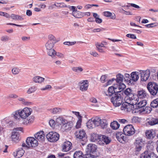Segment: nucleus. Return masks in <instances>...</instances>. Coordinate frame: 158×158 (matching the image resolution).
I'll list each match as a JSON object with an SVG mask.
<instances>
[{
    "instance_id": "1",
    "label": "nucleus",
    "mask_w": 158,
    "mask_h": 158,
    "mask_svg": "<svg viewBox=\"0 0 158 158\" xmlns=\"http://www.w3.org/2000/svg\"><path fill=\"white\" fill-rule=\"evenodd\" d=\"M32 112V110L31 108L27 107L20 110V117L24 119L23 122L24 124L27 125L33 121L34 118L33 116H31L29 117Z\"/></svg>"
},
{
    "instance_id": "2",
    "label": "nucleus",
    "mask_w": 158,
    "mask_h": 158,
    "mask_svg": "<svg viewBox=\"0 0 158 158\" xmlns=\"http://www.w3.org/2000/svg\"><path fill=\"white\" fill-rule=\"evenodd\" d=\"M56 122L58 125L60 126L64 130H70L73 126L72 122L68 121L61 117H59L56 118Z\"/></svg>"
},
{
    "instance_id": "3",
    "label": "nucleus",
    "mask_w": 158,
    "mask_h": 158,
    "mask_svg": "<svg viewBox=\"0 0 158 158\" xmlns=\"http://www.w3.org/2000/svg\"><path fill=\"white\" fill-rule=\"evenodd\" d=\"M26 144L23 143L22 144L23 147H26L28 148L35 147L38 145V143L37 139L33 137H29L26 140Z\"/></svg>"
},
{
    "instance_id": "4",
    "label": "nucleus",
    "mask_w": 158,
    "mask_h": 158,
    "mask_svg": "<svg viewBox=\"0 0 158 158\" xmlns=\"http://www.w3.org/2000/svg\"><path fill=\"white\" fill-rule=\"evenodd\" d=\"M111 101L114 106L117 107L120 106L122 102L121 94L118 93H115L112 96Z\"/></svg>"
},
{
    "instance_id": "5",
    "label": "nucleus",
    "mask_w": 158,
    "mask_h": 158,
    "mask_svg": "<svg viewBox=\"0 0 158 158\" xmlns=\"http://www.w3.org/2000/svg\"><path fill=\"white\" fill-rule=\"evenodd\" d=\"M93 118L96 127L100 126L101 128L103 129L107 127L108 124L106 119H101L100 118L98 117Z\"/></svg>"
},
{
    "instance_id": "6",
    "label": "nucleus",
    "mask_w": 158,
    "mask_h": 158,
    "mask_svg": "<svg viewBox=\"0 0 158 158\" xmlns=\"http://www.w3.org/2000/svg\"><path fill=\"white\" fill-rule=\"evenodd\" d=\"M147 89L151 94L156 95L158 91V85L154 82H149L147 85Z\"/></svg>"
},
{
    "instance_id": "7",
    "label": "nucleus",
    "mask_w": 158,
    "mask_h": 158,
    "mask_svg": "<svg viewBox=\"0 0 158 158\" xmlns=\"http://www.w3.org/2000/svg\"><path fill=\"white\" fill-rule=\"evenodd\" d=\"M124 77L123 75L119 73L117 75L116 80L117 83V86L120 90H123L125 87V85L123 83Z\"/></svg>"
},
{
    "instance_id": "8",
    "label": "nucleus",
    "mask_w": 158,
    "mask_h": 158,
    "mask_svg": "<svg viewBox=\"0 0 158 158\" xmlns=\"http://www.w3.org/2000/svg\"><path fill=\"white\" fill-rule=\"evenodd\" d=\"M123 131L125 135L128 136L133 135L135 132V130L131 125H128L125 126Z\"/></svg>"
},
{
    "instance_id": "9",
    "label": "nucleus",
    "mask_w": 158,
    "mask_h": 158,
    "mask_svg": "<svg viewBox=\"0 0 158 158\" xmlns=\"http://www.w3.org/2000/svg\"><path fill=\"white\" fill-rule=\"evenodd\" d=\"M46 138L51 142H56L59 138V135L56 132H50L46 135Z\"/></svg>"
},
{
    "instance_id": "10",
    "label": "nucleus",
    "mask_w": 158,
    "mask_h": 158,
    "mask_svg": "<svg viewBox=\"0 0 158 158\" xmlns=\"http://www.w3.org/2000/svg\"><path fill=\"white\" fill-rule=\"evenodd\" d=\"M122 90H120L118 86H111L109 88L108 90L105 93L106 96H111L113 95L115 93L120 92Z\"/></svg>"
},
{
    "instance_id": "11",
    "label": "nucleus",
    "mask_w": 158,
    "mask_h": 158,
    "mask_svg": "<svg viewBox=\"0 0 158 158\" xmlns=\"http://www.w3.org/2000/svg\"><path fill=\"white\" fill-rule=\"evenodd\" d=\"M139 74L140 76L141 81H146L148 79L150 73V71L149 69L146 70H140Z\"/></svg>"
},
{
    "instance_id": "12",
    "label": "nucleus",
    "mask_w": 158,
    "mask_h": 158,
    "mask_svg": "<svg viewBox=\"0 0 158 158\" xmlns=\"http://www.w3.org/2000/svg\"><path fill=\"white\" fill-rule=\"evenodd\" d=\"M138 98H133L131 97H127L126 100V102L128 104L130 105L131 106V107L134 108L135 105V107H136L137 105V103L138 102Z\"/></svg>"
},
{
    "instance_id": "13",
    "label": "nucleus",
    "mask_w": 158,
    "mask_h": 158,
    "mask_svg": "<svg viewBox=\"0 0 158 158\" xmlns=\"http://www.w3.org/2000/svg\"><path fill=\"white\" fill-rule=\"evenodd\" d=\"M99 140H98V143L100 145H103L105 143L108 144L110 142V140L109 138L104 135H101Z\"/></svg>"
},
{
    "instance_id": "14",
    "label": "nucleus",
    "mask_w": 158,
    "mask_h": 158,
    "mask_svg": "<svg viewBox=\"0 0 158 158\" xmlns=\"http://www.w3.org/2000/svg\"><path fill=\"white\" fill-rule=\"evenodd\" d=\"M76 7L75 6H71L70 7V9L72 10V15L74 17L80 18L83 17L82 12L77 11V9H76Z\"/></svg>"
},
{
    "instance_id": "15",
    "label": "nucleus",
    "mask_w": 158,
    "mask_h": 158,
    "mask_svg": "<svg viewBox=\"0 0 158 158\" xmlns=\"http://www.w3.org/2000/svg\"><path fill=\"white\" fill-rule=\"evenodd\" d=\"M140 158H158V157L153 152H144L141 154Z\"/></svg>"
},
{
    "instance_id": "16",
    "label": "nucleus",
    "mask_w": 158,
    "mask_h": 158,
    "mask_svg": "<svg viewBox=\"0 0 158 158\" xmlns=\"http://www.w3.org/2000/svg\"><path fill=\"white\" fill-rule=\"evenodd\" d=\"M61 147L63 151L68 152L72 148V144L70 142L66 141L63 143Z\"/></svg>"
},
{
    "instance_id": "17",
    "label": "nucleus",
    "mask_w": 158,
    "mask_h": 158,
    "mask_svg": "<svg viewBox=\"0 0 158 158\" xmlns=\"http://www.w3.org/2000/svg\"><path fill=\"white\" fill-rule=\"evenodd\" d=\"M11 140L13 142L17 143L19 140V132L13 131L11 136Z\"/></svg>"
},
{
    "instance_id": "18",
    "label": "nucleus",
    "mask_w": 158,
    "mask_h": 158,
    "mask_svg": "<svg viewBox=\"0 0 158 158\" xmlns=\"http://www.w3.org/2000/svg\"><path fill=\"white\" fill-rule=\"evenodd\" d=\"M116 136L118 141L121 143H123L127 140L126 135L124 133L118 132L116 134Z\"/></svg>"
},
{
    "instance_id": "19",
    "label": "nucleus",
    "mask_w": 158,
    "mask_h": 158,
    "mask_svg": "<svg viewBox=\"0 0 158 158\" xmlns=\"http://www.w3.org/2000/svg\"><path fill=\"white\" fill-rule=\"evenodd\" d=\"M34 136L35 138L39 141H44V132L40 131L36 133Z\"/></svg>"
},
{
    "instance_id": "20",
    "label": "nucleus",
    "mask_w": 158,
    "mask_h": 158,
    "mask_svg": "<svg viewBox=\"0 0 158 158\" xmlns=\"http://www.w3.org/2000/svg\"><path fill=\"white\" fill-rule=\"evenodd\" d=\"M88 81L87 80L84 81L80 82V89L82 91H86L88 87Z\"/></svg>"
},
{
    "instance_id": "21",
    "label": "nucleus",
    "mask_w": 158,
    "mask_h": 158,
    "mask_svg": "<svg viewBox=\"0 0 158 158\" xmlns=\"http://www.w3.org/2000/svg\"><path fill=\"white\" fill-rule=\"evenodd\" d=\"M76 137L79 139H82L85 136V133L84 130L77 131L75 133Z\"/></svg>"
},
{
    "instance_id": "22",
    "label": "nucleus",
    "mask_w": 158,
    "mask_h": 158,
    "mask_svg": "<svg viewBox=\"0 0 158 158\" xmlns=\"http://www.w3.org/2000/svg\"><path fill=\"white\" fill-rule=\"evenodd\" d=\"M131 106L126 102L125 101V102H123L121 107V109L122 110H124L126 112H129L132 109V108L131 107Z\"/></svg>"
},
{
    "instance_id": "23",
    "label": "nucleus",
    "mask_w": 158,
    "mask_h": 158,
    "mask_svg": "<svg viewBox=\"0 0 158 158\" xmlns=\"http://www.w3.org/2000/svg\"><path fill=\"white\" fill-rule=\"evenodd\" d=\"M97 147L94 144L89 143L87 146V151L90 153H93L96 152Z\"/></svg>"
},
{
    "instance_id": "24",
    "label": "nucleus",
    "mask_w": 158,
    "mask_h": 158,
    "mask_svg": "<svg viewBox=\"0 0 158 158\" xmlns=\"http://www.w3.org/2000/svg\"><path fill=\"white\" fill-rule=\"evenodd\" d=\"M139 73L137 72H133L131 74L132 83L133 82H135L138 80L139 78Z\"/></svg>"
},
{
    "instance_id": "25",
    "label": "nucleus",
    "mask_w": 158,
    "mask_h": 158,
    "mask_svg": "<svg viewBox=\"0 0 158 158\" xmlns=\"http://www.w3.org/2000/svg\"><path fill=\"white\" fill-rule=\"evenodd\" d=\"M148 95L147 92L144 90L139 91L138 93V98H145L147 97Z\"/></svg>"
},
{
    "instance_id": "26",
    "label": "nucleus",
    "mask_w": 158,
    "mask_h": 158,
    "mask_svg": "<svg viewBox=\"0 0 158 158\" xmlns=\"http://www.w3.org/2000/svg\"><path fill=\"white\" fill-rule=\"evenodd\" d=\"M137 107H136L135 108H132V109L131 110H132V113L133 114H139L140 113H142V112L145 111V109L144 108L141 109L139 107L137 108Z\"/></svg>"
},
{
    "instance_id": "27",
    "label": "nucleus",
    "mask_w": 158,
    "mask_h": 158,
    "mask_svg": "<svg viewBox=\"0 0 158 158\" xmlns=\"http://www.w3.org/2000/svg\"><path fill=\"white\" fill-rule=\"evenodd\" d=\"M24 153V151L21 148L18 150L16 153L14 152L13 154L16 158H19L23 156Z\"/></svg>"
},
{
    "instance_id": "28",
    "label": "nucleus",
    "mask_w": 158,
    "mask_h": 158,
    "mask_svg": "<svg viewBox=\"0 0 158 158\" xmlns=\"http://www.w3.org/2000/svg\"><path fill=\"white\" fill-rule=\"evenodd\" d=\"M101 135H98L96 134H92L91 135L90 140L93 142H97L98 143V140H99L100 137Z\"/></svg>"
},
{
    "instance_id": "29",
    "label": "nucleus",
    "mask_w": 158,
    "mask_h": 158,
    "mask_svg": "<svg viewBox=\"0 0 158 158\" xmlns=\"http://www.w3.org/2000/svg\"><path fill=\"white\" fill-rule=\"evenodd\" d=\"M18 100L22 104L26 106H29L31 105L32 104L31 102L26 101L23 98L19 97L18 98Z\"/></svg>"
},
{
    "instance_id": "30",
    "label": "nucleus",
    "mask_w": 158,
    "mask_h": 158,
    "mask_svg": "<svg viewBox=\"0 0 158 158\" xmlns=\"http://www.w3.org/2000/svg\"><path fill=\"white\" fill-rule=\"evenodd\" d=\"M145 134L147 138L149 139H153L155 136L154 132L151 130L147 131L145 132Z\"/></svg>"
},
{
    "instance_id": "31",
    "label": "nucleus",
    "mask_w": 158,
    "mask_h": 158,
    "mask_svg": "<svg viewBox=\"0 0 158 158\" xmlns=\"http://www.w3.org/2000/svg\"><path fill=\"white\" fill-rule=\"evenodd\" d=\"M86 126L89 128H93L96 127L93 118L88 120L86 123Z\"/></svg>"
},
{
    "instance_id": "32",
    "label": "nucleus",
    "mask_w": 158,
    "mask_h": 158,
    "mask_svg": "<svg viewBox=\"0 0 158 158\" xmlns=\"http://www.w3.org/2000/svg\"><path fill=\"white\" fill-rule=\"evenodd\" d=\"M33 81L36 83H40L43 82L44 78L39 76H36L33 78Z\"/></svg>"
},
{
    "instance_id": "33",
    "label": "nucleus",
    "mask_w": 158,
    "mask_h": 158,
    "mask_svg": "<svg viewBox=\"0 0 158 158\" xmlns=\"http://www.w3.org/2000/svg\"><path fill=\"white\" fill-rule=\"evenodd\" d=\"M74 158H85L83 154L81 151H76L73 155Z\"/></svg>"
},
{
    "instance_id": "34",
    "label": "nucleus",
    "mask_w": 158,
    "mask_h": 158,
    "mask_svg": "<svg viewBox=\"0 0 158 158\" xmlns=\"http://www.w3.org/2000/svg\"><path fill=\"white\" fill-rule=\"evenodd\" d=\"M147 104V101L145 100H141L137 104L136 107L141 109L144 108Z\"/></svg>"
},
{
    "instance_id": "35",
    "label": "nucleus",
    "mask_w": 158,
    "mask_h": 158,
    "mask_svg": "<svg viewBox=\"0 0 158 158\" xmlns=\"http://www.w3.org/2000/svg\"><path fill=\"white\" fill-rule=\"evenodd\" d=\"M49 111L53 114H56L62 111V109L60 108H52L50 109Z\"/></svg>"
},
{
    "instance_id": "36",
    "label": "nucleus",
    "mask_w": 158,
    "mask_h": 158,
    "mask_svg": "<svg viewBox=\"0 0 158 158\" xmlns=\"http://www.w3.org/2000/svg\"><path fill=\"white\" fill-rule=\"evenodd\" d=\"M110 126L113 130H117L120 126V124L116 121H114L110 124Z\"/></svg>"
},
{
    "instance_id": "37",
    "label": "nucleus",
    "mask_w": 158,
    "mask_h": 158,
    "mask_svg": "<svg viewBox=\"0 0 158 158\" xmlns=\"http://www.w3.org/2000/svg\"><path fill=\"white\" fill-rule=\"evenodd\" d=\"M103 15L106 17H110L111 19H115V15L114 14L113 15L111 12L109 11L103 12Z\"/></svg>"
},
{
    "instance_id": "38",
    "label": "nucleus",
    "mask_w": 158,
    "mask_h": 158,
    "mask_svg": "<svg viewBox=\"0 0 158 158\" xmlns=\"http://www.w3.org/2000/svg\"><path fill=\"white\" fill-rule=\"evenodd\" d=\"M151 106L154 108H158V98L152 101Z\"/></svg>"
},
{
    "instance_id": "39",
    "label": "nucleus",
    "mask_w": 158,
    "mask_h": 158,
    "mask_svg": "<svg viewBox=\"0 0 158 158\" xmlns=\"http://www.w3.org/2000/svg\"><path fill=\"white\" fill-rule=\"evenodd\" d=\"M148 123L151 126H153L156 125L155 118H149L147 120Z\"/></svg>"
},
{
    "instance_id": "40",
    "label": "nucleus",
    "mask_w": 158,
    "mask_h": 158,
    "mask_svg": "<svg viewBox=\"0 0 158 158\" xmlns=\"http://www.w3.org/2000/svg\"><path fill=\"white\" fill-rule=\"evenodd\" d=\"M154 143L153 142H151L152 144H148L147 147V150L145 152H153V150L154 149V147L153 145Z\"/></svg>"
},
{
    "instance_id": "41",
    "label": "nucleus",
    "mask_w": 158,
    "mask_h": 158,
    "mask_svg": "<svg viewBox=\"0 0 158 158\" xmlns=\"http://www.w3.org/2000/svg\"><path fill=\"white\" fill-rule=\"evenodd\" d=\"M54 44L50 41H48L45 44V47L47 50L51 49L54 46Z\"/></svg>"
},
{
    "instance_id": "42",
    "label": "nucleus",
    "mask_w": 158,
    "mask_h": 158,
    "mask_svg": "<svg viewBox=\"0 0 158 158\" xmlns=\"http://www.w3.org/2000/svg\"><path fill=\"white\" fill-rule=\"evenodd\" d=\"M143 139L140 138H137L135 140V145H139L143 146Z\"/></svg>"
},
{
    "instance_id": "43",
    "label": "nucleus",
    "mask_w": 158,
    "mask_h": 158,
    "mask_svg": "<svg viewBox=\"0 0 158 158\" xmlns=\"http://www.w3.org/2000/svg\"><path fill=\"white\" fill-rule=\"evenodd\" d=\"M20 70L21 69L19 68L15 67L12 69L11 72L13 74L17 75L20 72Z\"/></svg>"
},
{
    "instance_id": "44",
    "label": "nucleus",
    "mask_w": 158,
    "mask_h": 158,
    "mask_svg": "<svg viewBox=\"0 0 158 158\" xmlns=\"http://www.w3.org/2000/svg\"><path fill=\"white\" fill-rule=\"evenodd\" d=\"M36 89V87L34 86H33L28 89L27 91V93L29 94H31L35 91Z\"/></svg>"
},
{
    "instance_id": "45",
    "label": "nucleus",
    "mask_w": 158,
    "mask_h": 158,
    "mask_svg": "<svg viewBox=\"0 0 158 158\" xmlns=\"http://www.w3.org/2000/svg\"><path fill=\"white\" fill-rule=\"evenodd\" d=\"M72 70L75 72L79 73L82 72L83 69L81 67H73Z\"/></svg>"
},
{
    "instance_id": "46",
    "label": "nucleus",
    "mask_w": 158,
    "mask_h": 158,
    "mask_svg": "<svg viewBox=\"0 0 158 158\" xmlns=\"http://www.w3.org/2000/svg\"><path fill=\"white\" fill-rule=\"evenodd\" d=\"M48 50L49 51L48 52V55L52 57H54L56 54V52L55 50L52 49H51Z\"/></svg>"
},
{
    "instance_id": "47",
    "label": "nucleus",
    "mask_w": 158,
    "mask_h": 158,
    "mask_svg": "<svg viewBox=\"0 0 158 158\" xmlns=\"http://www.w3.org/2000/svg\"><path fill=\"white\" fill-rule=\"evenodd\" d=\"M82 118L80 116L79 117V119L76 125V128L78 129L81 127V123L82 122Z\"/></svg>"
},
{
    "instance_id": "48",
    "label": "nucleus",
    "mask_w": 158,
    "mask_h": 158,
    "mask_svg": "<svg viewBox=\"0 0 158 158\" xmlns=\"http://www.w3.org/2000/svg\"><path fill=\"white\" fill-rule=\"evenodd\" d=\"M49 40L48 41H50L52 42H53V44L56 43L55 37L52 35H50L48 36Z\"/></svg>"
},
{
    "instance_id": "49",
    "label": "nucleus",
    "mask_w": 158,
    "mask_h": 158,
    "mask_svg": "<svg viewBox=\"0 0 158 158\" xmlns=\"http://www.w3.org/2000/svg\"><path fill=\"white\" fill-rule=\"evenodd\" d=\"M20 110L15 111L13 115L15 118V119L18 118V117L20 116Z\"/></svg>"
},
{
    "instance_id": "50",
    "label": "nucleus",
    "mask_w": 158,
    "mask_h": 158,
    "mask_svg": "<svg viewBox=\"0 0 158 158\" xmlns=\"http://www.w3.org/2000/svg\"><path fill=\"white\" fill-rule=\"evenodd\" d=\"M124 93L127 96L130 95L132 94V90L131 89L128 88L124 91Z\"/></svg>"
},
{
    "instance_id": "51",
    "label": "nucleus",
    "mask_w": 158,
    "mask_h": 158,
    "mask_svg": "<svg viewBox=\"0 0 158 158\" xmlns=\"http://www.w3.org/2000/svg\"><path fill=\"white\" fill-rule=\"evenodd\" d=\"M9 40V37L7 36H2L1 37V41L6 42L8 41Z\"/></svg>"
},
{
    "instance_id": "52",
    "label": "nucleus",
    "mask_w": 158,
    "mask_h": 158,
    "mask_svg": "<svg viewBox=\"0 0 158 158\" xmlns=\"http://www.w3.org/2000/svg\"><path fill=\"white\" fill-rule=\"evenodd\" d=\"M49 124L51 127H54L56 124L57 125V123L56 122V121H55L53 119H51L49 121Z\"/></svg>"
},
{
    "instance_id": "53",
    "label": "nucleus",
    "mask_w": 158,
    "mask_h": 158,
    "mask_svg": "<svg viewBox=\"0 0 158 158\" xmlns=\"http://www.w3.org/2000/svg\"><path fill=\"white\" fill-rule=\"evenodd\" d=\"M156 26L157 25H156L155 23H152L150 24L145 25V26L148 28L153 27Z\"/></svg>"
},
{
    "instance_id": "54",
    "label": "nucleus",
    "mask_w": 158,
    "mask_h": 158,
    "mask_svg": "<svg viewBox=\"0 0 158 158\" xmlns=\"http://www.w3.org/2000/svg\"><path fill=\"white\" fill-rule=\"evenodd\" d=\"M126 36L127 37L130 38L131 39H136V37L135 35L133 34H127L126 35Z\"/></svg>"
},
{
    "instance_id": "55",
    "label": "nucleus",
    "mask_w": 158,
    "mask_h": 158,
    "mask_svg": "<svg viewBox=\"0 0 158 158\" xmlns=\"http://www.w3.org/2000/svg\"><path fill=\"white\" fill-rule=\"evenodd\" d=\"M135 149L136 151L139 152L143 146H139V145H135Z\"/></svg>"
},
{
    "instance_id": "56",
    "label": "nucleus",
    "mask_w": 158,
    "mask_h": 158,
    "mask_svg": "<svg viewBox=\"0 0 158 158\" xmlns=\"http://www.w3.org/2000/svg\"><path fill=\"white\" fill-rule=\"evenodd\" d=\"M9 97L10 98H13L14 99L17 98H18V96L14 94H10L9 95Z\"/></svg>"
},
{
    "instance_id": "57",
    "label": "nucleus",
    "mask_w": 158,
    "mask_h": 158,
    "mask_svg": "<svg viewBox=\"0 0 158 158\" xmlns=\"http://www.w3.org/2000/svg\"><path fill=\"white\" fill-rule=\"evenodd\" d=\"M95 45L97 47V48H102L104 47V46L103 44L97 43Z\"/></svg>"
},
{
    "instance_id": "58",
    "label": "nucleus",
    "mask_w": 158,
    "mask_h": 158,
    "mask_svg": "<svg viewBox=\"0 0 158 158\" xmlns=\"http://www.w3.org/2000/svg\"><path fill=\"white\" fill-rule=\"evenodd\" d=\"M95 156L91 154H87L85 155V158H95Z\"/></svg>"
},
{
    "instance_id": "59",
    "label": "nucleus",
    "mask_w": 158,
    "mask_h": 158,
    "mask_svg": "<svg viewBox=\"0 0 158 158\" xmlns=\"http://www.w3.org/2000/svg\"><path fill=\"white\" fill-rule=\"evenodd\" d=\"M75 42H65L64 43V45H74L75 43Z\"/></svg>"
},
{
    "instance_id": "60",
    "label": "nucleus",
    "mask_w": 158,
    "mask_h": 158,
    "mask_svg": "<svg viewBox=\"0 0 158 158\" xmlns=\"http://www.w3.org/2000/svg\"><path fill=\"white\" fill-rule=\"evenodd\" d=\"M90 54L94 57H98V53L95 51L90 52Z\"/></svg>"
},
{
    "instance_id": "61",
    "label": "nucleus",
    "mask_w": 158,
    "mask_h": 158,
    "mask_svg": "<svg viewBox=\"0 0 158 158\" xmlns=\"http://www.w3.org/2000/svg\"><path fill=\"white\" fill-rule=\"evenodd\" d=\"M131 78V75H130V77H129L126 78L125 80V81H126L128 83H130L131 84H132V82Z\"/></svg>"
},
{
    "instance_id": "62",
    "label": "nucleus",
    "mask_w": 158,
    "mask_h": 158,
    "mask_svg": "<svg viewBox=\"0 0 158 158\" xmlns=\"http://www.w3.org/2000/svg\"><path fill=\"white\" fill-rule=\"evenodd\" d=\"M52 88V87L51 85H47L44 88H43L41 89V90H45L48 89H51Z\"/></svg>"
},
{
    "instance_id": "63",
    "label": "nucleus",
    "mask_w": 158,
    "mask_h": 158,
    "mask_svg": "<svg viewBox=\"0 0 158 158\" xmlns=\"http://www.w3.org/2000/svg\"><path fill=\"white\" fill-rule=\"evenodd\" d=\"M55 55H56L59 58H63L64 57V55L62 53L59 52H56Z\"/></svg>"
},
{
    "instance_id": "64",
    "label": "nucleus",
    "mask_w": 158,
    "mask_h": 158,
    "mask_svg": "<svg viewBox=\"0 0 158 158\" xmlns=\"http://www.w3.org/2000/svg\"><path fill=\"white\" fill-rule=\"evenodd\" d=\"M106 78V76L105 75H103L101 77V81L102 82H104Z\"/></svg>"
}]
</instances>
